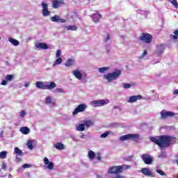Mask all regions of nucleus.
Listing matches in <instances>:
<instances>
[{"label": "nucleus", "instance_id": "f257e3e1", "mask_svg": "<svg viewBox=\"0 0 178 178\" xmlns=\"http://www.w3.org/2000/svg\"><path fill=\"white\" fill-rule=\"evenodd\" d=\"M150 140L152 143L159 146L160 148H168L170 145V143H172V137L166 135L160 136L157 138L152 137Z\"/></svg>", "mask_w": 178, "mask_h": 178}, {"label": "nucleus", "instance_id": "f03ea898", "mask_svg": "<svg viewBox=\"0 0 178 178\" xmlns=\"http://www.w3.org/2000/svg\"><path fill=\"white\" fill-rule=\"evenodd\" d=\"M122 74V71L118 70L114 72L108 73L104 76V79L105 80H107L108 83H111V81H113V80H116L118 77H119Z\"/></svg>", "mask_w": 178, "mask_h": 178}, {"label": "nucleus", "instance_id": "7ed1b4c3", "mask_svg": "<svg viewBox=\"0 0 178 178\" xmlns=\"http://www.w3.org/2000/svg\"><path fill=\"white\" fill-rule=\"evenodd\" d=\"M152 35L148 33H142L139 36V41H143V42H145V44H151L152 42Z\"/></svg>", "mask_w": 178, "mask_h": 178}, {"label": "nucleus", "instance_id": "20e7f679", "mask_svg": "<svg viewBox=\"0 0 178 178\" xmlns=\"http://www.w3.org/2000/svg\"><path fill=\"white\" fill-rule=\"evenodd\" d=\"M108 175H120L122 173V167L120 165L111 166L108 170Z\"/></svg>", "mask_w": 178, "mask_h": 178}, {"label": "nucleus", "instance_id": "39448f33", "mask_svg": "<svg viewBox=\"0 0 178 178\" xmlns=\"http://www.w3.org/2000/svg\"><path fill=\"white\" fill-rule=\"evenodd\" d=\"M86 109H87V105L85 104L78 105L72 112V116H76V115H77V113H80V112H84Z\"/></svg>", "mask_w": 178, "mask_h": 178}, {"label": "nucleus", "instance_id": "423d86ee", "mask_svg": "<svg viewBox=\"0 0 178 178\" xmlns=\"http://www.w3.org/2000/svg\"><path fill=\"white\" fill-rule=\"evenodd\" d=\"M175 115L176 113L172 111L163 110L161 112V119H166L167 118H173V116H175Z\"/></svg>", "mask_w": 178, "mask_h": 178}, {"label": "nucleus", "instance_id": "0eeeda50", "mask_svg": "<svg viewBox=\"0 0 178 178\" xmlns=\"http://www.w3.org/2000/svg\"><path fill=\"white\" fill-rule=\"evenodd\" d=\"M141 158L145 165H151L153 162L152 157H151L149 154H144L142 155Z\"/></svg>", "mask_w": 178, "mask_h": 178}, {"label": "nucleus", "instance_id": "6e6552de", "mask_svg": "<svg viewBox=\"0 0 178 178\" xmlns=\"http://www.w3.org/2000/svg\"><path fill=\"white\" fill-rule=\"evenodd\" d=\"M62 5H65L63 0H53L52 1V8H54V9H58L60 8Z\"/></svg>", "mask_w": 178, "mask_h": 178}, {"label": "nucleus", "instance_id": "1a4fd4ad", "mask_svg": "<svg viewBox=\"0 0 178 178\" xmlns=\"http://www.w3.org/2000/svg\"><path fill=\"white\" fill-rule=\"evenodd\" d=\"M42 7V15L44 17L47 16H49V15H51V11L48 10V4H47L46 3L42 2L41 3Z\"/></svg>", "mask_w": 178, "mask_h": 178}, {"label": "nucleus", "instance_id": "9d476101", "mask_svg": "<svg viewBox=\"0 0 178 178\" xmlns=\"http://www.w3.org/2000/svg\"><path fill=\"white\" fill-rule=\"evenodd\" d=\"M51 22H54L55 23H66V19L60 18L58 15H54L50 18Z\"/></svg>", "mask_w": 178, "mask_h": 178}, {"label": "nucleus", "instance_id": "9b49d317", "mask_svg": "<svg viewBox=\"0 0 178 178\" xmlns=\"http://www.w3.org/2000/svg\"><path fill=\"white\" fill-rule=\"evenodd\" d=\"M37 49H49V47L47 43L38 42L35 44Z\"/></svg>", "mask_w": 178, "mask_h": 178}, {"label": "nucleus", "instance_id": "f8f14e48", "mask_svg": "<svg viewBox=\"0 0 178 178\" xmlns=\"http://www.w3.org/2000/svg\"><path fill=\"white\" fill-rule=\"evenodd\" d=\"M92 105H94L96 107L98 106H104V105H105V104H106V102H105V100H93L91 102Z\"/></svg>", "mask_w": 178, "mask_h": 178}, {"label": "nucleus", "instance_id": "ddd939ff", "mask_svg": "<svg viewBox=\"0 0 178 178\" xmlns=\"http://www.w3.org/2000/svg\"><path fill=\"white\" fill-rule=\"evenodd\" d=\"M129 140L137 143L140 140V134H129Z\"/></svg>", "mask_w": 178, "mask_h": 178}, {"label": "nucleus", "instance_id": "4468645a", "mask_svg": "<svg viewBox=\"0 0 178 178\" xmlns=\"http://www.w3.org/2000/svg\"><path fill=\"white\" fill-rule=\"evenodd\" d=\"M90 17H92L93 22H95V23H98V22H99V19H101V17H102V15H101L100 14L97 13V14H93L90 15Z\"/></svg>", "mask_w": 178, "mask_h": 178}, {"label": "nucleus", "instance_id": "2eb2a0df", "mask_svg": "<svg viewBox=\"0 0 178 178\" xmlns=\"http://www.w3.org/2000/svg\"><path fill=\"white\" fill-rule=\"evenodd\" d=\"M138 99H143V96L141 95H134L129 98V102L133 104V102H136V101H138Z\"/></svg>", "mask_w": 178, "mask_h": 178}, {"label": "nucleus", "instance_id": "dca6fc26", "mask_svg": "<svg viewBox=\"0 0 178 178\" xmlns=\"http://www.w3.org/2000/svg\"><path fill=\"white\" fill-rule=\"evenodd\" d=\"M140 172L145 176H152V172H151V170H149V169H148L147 168H142Z\"/></svg>", "mask_w": 178, "mask_h": 178}, {"label": "nucleus", "instance_id": "f3484780", "mask_svg": "<svg viewBox=\"0 0 178 178\" xmlns=\"http://www.w3.org/2000/svg\"><path fill=\"white\" fill-rule=\"evenodd\" d=\"M72 74H74V76H75V77H76V79H78V80H81L83 79V75L81 74V72H80V71L79 70H74L72 72Z\"/></svg>", "mask_w": 178, "mask_h": 178}, {"label": "nucleus", "instance_id": "a211bd4d", "mask_svg": "<svg viewBox=\"0 0 178 178\" xmlns=\"http://www.w3.org/2000/svg\"><path fill=\"white\" fill-rule=\"evenodd\" d=\"M35 86L37 88H40L41 90H46L47 85H45V83H44L43 82L37 81L35 83Z\"/></svg>", "mask_w": 178, "mask_h": 178}, {"label": "nucleus", "instance_id": "6ab92c4d", "mask_svg": "<svg viewBox=\"0 0 178 178\" xmlns=\"http://www.w3.org/2000/svg\"><path fill=\"white\" fill-rule=\"evenodd\" d=\"M19 131H21L22 134L27 135L30 133V129L27 127H22L20 128Z\"/></svg>", "mask_w": 178, "mask_h": 178}, {"label": "nucleus", "instance_id": "aec40b11", "mask_svg": "<svg viewBox=\"0 0 178 178\" xmlns=\"http://www.w3.org/2000/svg\"><path fill=\"white\" fill-rule=\"evenodd\" d=\"M56 87V83L55 82H50L49 84L46 85V90H54Z\"/></svg>", "mask_w": 178, "mask_h": 178}, {"label": "nucleus", "instance_id": "412c9836", "mask_svg": "<svg viewBox=\"0 0 178 178\" xmlns=\"http://www.w3.org/2000/svg\"><path fill=\"white\" fill-rule=\"evenodd\" d=\"M83 124L86 127H91L92 126H94V121L84 120Z\"/></svg>", "mask_w": 178, "mask_h": 178}, {"label": "nucleus", "instance_id": "4be33fe9", "mask_svg": "<svg viewBox=\"0 0 178 178\" xmlns=\"http://www.w3.org/2000/svg\"><path fill=\"white\" fill-rule=\"evenodd\" d=\"M65 65L67 67H70V66H73V65H74V60L69 58Z\"/></svg>", "mask_w": 178, "mask_h": 178}, {"label": "nucleus", "instance_id": "5701e85b", "mask_svg": "<svg viewBox=\"0 0 178 178\" xmlns=\"http://www.w3.org/2000/svg\"><path fill=\"white\" fill-rule=\"evenodd\" d=\"M54 147L55 148H56V149H59L60 151L62 149H65V145H63V143H58L54 145Z\"/></svg>", "mask_w": 178, "mask_h": 178}, {"label": "nucleus", "instance_id": "b1692460", "mask_svg": "<svg viewBox=\"0 0 178 178\" xmlns=\"http://www.w3.org/2000/svg\"><path fill=\"white\" fill-rule=\"evenodd\" d=\"M173 34L174 35H170V38L171 40H178V30H175L174 32H173Z\"/></svg>", "mask_w": 178, "mask_h": 178}, {"label": "nucleus", "instance_id": "393cba45", "mask_svg": "<svg viewBox=\"0 0 178 178\" xmlns=\"http://www.w3.org/2000/svg\"><path fill=\"white\" fill-rule=\"evenodd\" d=\"M8 41L15 47H17V45H19V41L17 40L13 39V38H9Z\"/></svg>", "mask_w": 178, "mask_h": 178}, {"label": "nucleus", "instance_id": "a878e982", "mask_svg": "<svg viewBox=\"0 0 178 178\" xmlns=\"http://www.w3.org/2000/svg\"><path fill=\"white\" fill-rule=\"evenodd\" d=\"M46 104H51V105H55V102H52V97H47L45 99Z\"/></svg>", "mask_w": 178, "mask_h": 178}, {"label": "nucleus", "instance_id": "bb28decb", "mask_svg": "<svg viewBox=\"0 0 178 178\" xmlns=\"http://www.w3.org/2000/svg\"><path fill=\"white\" fill-rule=\"evenodd\" d=\"M84 126H86L84 123L79 124V126L76 127V130L78 131H84V130H86V127Z\"/></svg>", "mask_w": 178, "mask_h": 178}, {"label": "nucleus", "instance_id": "cd10ccee", "mask_svg": "<svg viewBox=\"0 0 178 178\" xmlns=\"http://www.w3.org/2000/svg\"><path fill=\"white\" fill-rule=\"evenodd\" d=\"M120 141H127V140H130V134H127L122 136L120 138Z\"/></svg>", "mask_w": 178, "mask_h": 178}, {"label": "nucleus", "instance_id": "c85d7f7f", "mask_svg": "<svg viewBox=\"0 0 178 178\" xmlns=\"http://www.w3.org/2000/svg\"><path fill=\"white\" fill-rule=\"evenodd\" d=\"M67 30L71 31H77V26H76V25L67 26Z\"/></svg>", "mask_w": 178, "mask_h": 178}, {"label": "nucleus", "instance_id": "c756f323", "mask_svg": "<svg viewBox=\"0 0 178 178\" xmlns=\"http://www.w3.org/2000/svg\"><path fill=\"white\" fill-rule=\"evenodd\" d=\"M88 158L90 159H94L95 158V152H94L92 150L88 151Z\"/></svg>", "mask_w": 178, "mask_h": 178}, {"label": "nucleus", "instance_id": "7c9ffc66", "mask_svg": "<svg viewBox=\"0 0 178 178\" xmlns=\"http://www.w3.org/2000/svg\"><path fill=\"white\" fill-rule=\"evenodd\" d=\"M120 168H121V173H122L123 170H128V169H130L131 166L129 165H120Z\"/></svg>", "mask_w": 178, "mask_h": 178}, {"label": "nucleus", "instance_id": "2f4dec72", "mask_svg": "<svg viewBox=\"0 0 178 178\" xmlns=\"http://www.w3.org/2000/svg\"><path fill=\"white\" fill-rule=\"evenodd\" d=\"M6 155H8V152L3 151L0 152V159H6Z\"/></svg>", "mask_w": 178, "mask_h": 178}, {"label": "nucleus", "instance_id": "473e14b6", "mask_svg": "<svg viewBox=\"0 0 178 178\" xmlns=\"http://www.w3.org/2000/svg\"><path fill=\"white\" fill-rule=\"evenodd\" d=\"M14 151L15 154H16L17 155H23V152L20 149H19V147H15Z\"/></svg>", "mask_w": 178, "mask_h": 178}, {"label": "nucleus", "instance_id": "72a5a7b5", "mask_svg": "<svg viewBox=\"0 0 178 178\" xmlns=\"http://www.w3.org/2000/svg\"><path fill=\"white\" fill-rule=\"evenodd\" d=\"M14 78H15V75H12V74H8L5 77L7 81H12Z\"/></svg>", "mask_w": 178, "mask_h": 178}, {"label": "nucleus", "instance_id": "f704fd0d", "mask_svg": "<svg viewBox=\"0 0 178 178\" xmlns=\"http://www.w3.org/2000/svg\"><path fill=\"white\" fill-rule=\"evenodd\" d=\"M169 2H170V3H172V5H174L175 9H178L177 0H169Z\"/></svg>", "mask_w": 178, "mask_h": 178}, {"label": "nucleus", "instance_id": "c9c22d12", "mask_svg": "<svg viewBox=\"0 0 178 178\" xmlns=\"http://www.w3.org/2000/svg\"><path fill=\"white\" fill-rule=\"evenodd\" d=\"M106 70H109V67H103L99 68V72L100 73H105Z\"/></svg>", "mask_w": 178, "mask_h": 178}, {"label": "nucleus", "instance_id": "e433bc0d", "mask_svg": "<svg viewBox=\"0 0 178 178\" xmlns=\"http://www.w3.org/2000/svg\"><path fill=\"white\" fill-rule=\"evenodd\" d=\"M62 63V58H58L54 63V66H56V65H60Z\"/></svg>", "mask_w": 178, "mask_h": 178}, {"label": "nucleus", "instance_id": "4c0bfd02", "mask_svg": "<svg viewBox=\"0 0 178 178\" xmlns=\"http://www.w3.org/2000/svg\"><path fill=\"white\" fill-rule=\"evenodd\" d=\"M157 49H158L159 52H163L165 47H164L163 44H160L157 47Z\"/></svg>", "mask_w": 178, "mask_h": 178}, {"label": "nucleus", "instance_id": "58836bf2", "mask_svg": "<svg viewBox=\"0 0 178 178\" xmlns=\"http://www.w3.org/2000/svg\"><path fill=\"white\" fill-rule=\"evenodd\" d=\"M47 168L49 169V170H52V169H54V163L50 162L49 163H48Z\"/></svg>", "mask_w": 178, "mask_h": 178}, {"label": "nucleus", "instance_id": "ea45409f", "mask_svg": "<svg viewBox=\"0 0 178 178\" xmlns=\"http://www.w3.org/2000/svg\"><path fill=\"white\" fill-rule=\"evenodd\" d=\"M108 136H109V131H106L105 133L102 134L100 136L101 138H106V137H108Z\"/></svg>", "mask_w": 178, "mask_h": 178}, {"label": "nucleus", "instance_id": "a19ab883", "mask_svg": "<svg viewBox=\"0 0 178 178\" xmlns=\"http://www.w3.org/2000/svg\"><path fill=\"white\" fill-rule=\"evenodd\" d=\"M27 147L29 148V149H33V142L31 140H29L27 143Z\"/></svg>", "mask_w": 178, "mask_h": 178}, {"label": "nucleus", "instance_id": "79ce46f5", "mask_svg": "<svg viewBox=\"0 0 178 178\" xmlns=\"http://www.w3.org/2000/svg\"><path fill=\"white\" fill-rule=\"evenodd\" d=\"M156 172L159 173V175H161V176H166V173L161 170H156Z\"/></svg>", "mask_w": 178, "mask_h": 178}, {"label": "nucleus", "instance_id": "37998d69", "mask_svg": "<svg viewBox=\"0 0 178 178\" xmlns=\"http://www.w3.org/2000/svg\"><path fill=\"white\" fill-rule=\"evenodd\" d=\"M55 92H60V94H63V89L60 88H57L55 90Z\"/></svg>", "mask_w": 178, "mask_h": 178}, {"label": "nucleus", "instance_id": "c03bdc74", "mask_svg": "<svg viewBox=\"0 0 178 178\" xmlns=\"http://www.w3.org/2000/svg\"><path fill=\"white\" fill-rule=\"evenodd\" d=\"M62 54V51L60 49H58L56 51V58H60V55Z\"/></svg>", "mask_w": 178, "mask_h": 178}, {"label": "nucleus", "instance_id": "a18cd8bd", "mask_svg": "<svg viewBox=\"0 0 178 178\" xmlns=\"http://www.w3.org/2000/svg\"><path fill=\"white\" fill-rule=\"evenodd\" d=\"M109 40H111V35L107 33H106V39H105V42H108V41H109Z\"/></svg>", "mask_w": 178, "mask_h": 178}, {"label": "nucleus", "instance_id": "49530a36", "mask_svg": "<svg viewBox=\"0 0 178 178\" xmlns=\"http://www.w3.org/2000/svg\"><path fill=\"white\" fill-rule=\"evenodd\" d=\"M148 52H147V50H145L143 54L141 55V56L140 57V59L145 58V56H147Z\"/></svg>", "mask_w": 178, "mask_h": 178}, {"label": "nucleus", "instance_id": "de8ad7c7", "mask_svg": "<svg viewBox=\"0 0 178 178\" xmlns=\"http://www.w3.org/2000/svg\"><path fill=\"white\" fill-rule=\"evenodd\" d=\"M131 87V85H130V83H124L123 84L124 88H130Z\"/></svg>", "mask_w": 178, "mask_h": 178}, {"label": "nucleus", "instance_id": "09e8293b", "mask_svg": "<svg viewBox=\"0 0 178 178\" xmlns=\"http://www.w3.org/2000/svg\"><path fill=\"white\" fill-rule=\"evenodd\" d=\"M20 118H24L26 116V111H22L19 114Z\"/></svg>", "mask_w": 178, "mask_h": 178}, {"label": "nucleus", "instance_id": "8fccbe9b", "mask_svg": "<svg viewBox=\"0 0 178 178\" xmlns=\"http://www.w3.org/2000/svg\"><path fill=\"white\" fill-rule=\"evenodd\" d=\"M44 165H48V163H49V160L48 159V158L45 157L44 159Z\"/></svg>", "mask_w": 178, "mask_h": 178}, {"label": "nucleus", "instance_id": "3c124183", "mask_svg": "<svg viewBox=\"0 0 178 178\" xmlns=\"http://www.w3.org/2000/svg\"><path fill=\"white\" fill-rule=\"evenodd\" d=\"M113 178H126V177L117 174Z\"/></svg>", "mask_w": 178, "mask_h": 178}, {"label": "nucleus", "instance_id": "603ef678", "mask_svg": "<svg viewBox=\"0 0 178 178\" xmlns=\"http://www.w3.org/2000/svg\"><path fill=\"white\" fill-rule=\"evenodd\" d=\"M6 84H8V81L5 79L1 81V86H6Z\"/></svg>", "mask_w": 178, "mask_h": 178}, {"label": "nucleus", "instance_id": "864d4df0", "mask_svg": "<svg viewBox=\"0 0 178 178\" xmlns=\"http://www.w3.org/2000/svg\"><path fill=\"white\" fill-rule=\"evenodd\" d=\"M22 167L24 169H26V168H30V164H24Z\"/></svg>", "mask_w": 178, "mask_h": 178}, {"label": "nucleus", "instance_id": "5fc2aeb1", "mask_svg": "<svg viewBox=\"0 0 178 178\" xmlns=\"http://www.w3.org/2000/svg\"><path fill=\"white\" fill-rule=\"evenodd\" d=\"M2 169H3L4 170H6V163H3L2 164Z\"/></svg>", "mask_w": 178, "mask_h": 178}, {"label": "nucleus", "instance_id": "6e6d98bb", "mask_svg": "<svg viewBox=\"0 0 178 178\" xmlns=\"http://www.w3.org/2000/svg\"><path fill=\"white\" fill-rule=\"evenodd\" d=\"M177 94H178V90L177 89V90H174L173 95H177Z\"/></svg>", "mask_w": 178, "mask_h": 178}, {"label": "nucleus", "instance_id": "4d7b16f0", "mask_svg": "<svg viewBox=\"0 0 178 178\" xmlns=\"http://www.w3.org/2000/svg\"><path fill=\"white\" fill-rule=\"evenodd\" d=\"M101 154H99V155L97 157V161H101Z\"/></svg>", "mask_w": 178, "mask_h": 178}, {"label": "nucleus", "instance_id": "13d9d810", "mask_svg": "<svg viewBox=\"0 0 178 178\" xmlns=\"http://www.w3.org/2000/svg\"><path fill=\"white\" fill-rule=\"evenodd\" d=\"M0 137H3V131H2L1 133H0Z\"/></svg>", "mask_w": 178, "mask_h": 178}, {"label": "nucleus", "instance_id": "bf43d9fd", "mask_svg": "<svg viewBox=\"0 0 178 178\" xmlns=\"http://www.w3.org/2000/svg\"><path fill=\"white\" fill-rule=\"evenodd\" d=\"M176 163H177V165H178V159L176 160Z\"/></svg>", "mask_w": 178, "mask_h": 178}, {"label": "nucleus", "instance_id": "052dcab7", "mask_svg": "<svg viewBox=\"0 0 178 178\" xmlns=\"http://www.w3.org/2000/svg\"><path fill=\"white\" fill-rule=\"evenodd\" d=\"M0 40H1V37H0Z\"/></svg>", "mask_w": 178, "mask_h": 178}]
</instances>
